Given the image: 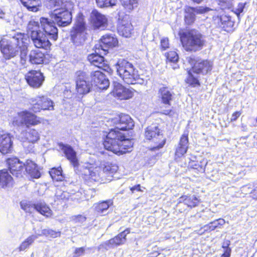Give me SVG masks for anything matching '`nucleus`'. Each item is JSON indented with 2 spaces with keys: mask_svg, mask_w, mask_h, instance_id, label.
I'll list each match as a JSON object with an SVG mask.
<instances>
[{
  "mask_svg": "<svg viewBox=\"0 0 257 257\" xmlns=\"http://www.w3.org/2000/svg\"><path fill=\"white\" fill-rule=\"evenodd\" d=\"M13 179L6 169L0 170V188L6 189L13 186Z\"/></svg>",
  "mask_w": 257,
  "mask_h": 257,
  "instance_id": "obj_27",
  "label": "nucleus"
},
{
  "mask_svg": "<svg viewBox=\"0 0 257 257\" xmlns=\"http://www.w3.org/2000/svg\"><path fill=\"white\" fill-rule=\"evenodd\" d=\"M91 81L100 89H106L109 82L105 75L100 71H95L91 73Z\"/></svg>",
  "mask_w": 257,
  "mask_h": 257,
  "instance_id": "obj_20",
  "label": "nucleus"
},
{
  "mask_svg": "<svg viewBox=\"0 0 257 257\" xmlns=\"http://www.w3.org/2000/svg\"><path fill=\"white\" fill-rule=\"evenodd\" d=\"M37 236L34 235H30L24 241L21 243L18 248L19 250L20 251H24L29 248L30 245L33 243V242L35 239H37Z\"/></svg>",
  "mask_w": 257,
  "mask_h": 257,
  "instance_id": "obj_40",
  "label": "nucleus"
},
{
  "mask_svg": "<svg viewBox=\"0 0 257 257\" xmlns=\"http://www.w3.org/2000/svg\"><path fill=\"white\" fill-rule=\"evenodd\" d=\"M174 93L170 88L163 87L159 90V97L161 102L165 104L170 105L173 98Z\"/></svg>",
  "mask_w": 257,
  "mask_h": 257,
  "instance_id": "obj_30",
  "label": "nucleus"
},
{
  "mask_svg": "<svg viewBox=\"0 0 257 257\" xmlns=\"http://www.w3.org/2000/svg\"><path fill=\"white\" fill-rule=\"evenodd\" d=\"M9 169L12 174L17 177H22L25 173V163L17 158H11L7 160Z\"/></svg>",
  "mask_w": 257,
  "mask_h": 257,
  "instance_id": "obj_14",
  "label": "nucleus"
},
{
  "mask_svg": "<svg viewBox=\"0 0 257 257\" xmlns=\"http://www.w3.org/2000/svg\"><path fill=\"white\" fill-rule=\"evenodd\" d=\"M135 92L133 89L126 88L119 83H115L113 91V95L120 100L132 98Z\"/></svg>",
  "mask_w": 257,
  "mask_h": 257,
  "instance_id": "obj_19",
  "label": "nucleus"
},
{
  "mask_svg": "<svg viewBox=\"0 0 257 257\" xmlns=\"http://www.w3.org/2000/svg\"><path fill=\"white\" fill-rule=\"evenodd\" d=\"M47 7L50 9L66 8L67 5H71L70 3H64L62 0H49L47 3Z\"/></svg>",
  "mask_w": 257,
  "mask_h": 257,
  "instance_id": "obj_36",
  "label": "nucleus"
},
{
  "mask_svg": "<svg viewBox=\"0 0 257 257\" xmlns=\"http://www.w3.org/2000/svg\"><path fill=\"white\" fill-rule=\"evenodd\" d=\"M116 126L114 129L117 133H120V130L126 131L131 130L134 126V122L132 118L127 114H121L114 119Z\"/></svg>",
  "mask_w": 257,
  "mask_h": 257,
  "instance_id": "obj_15",
  "label": "nucleus"
},
{
  "mask_svg": "<svg viewBox=\"0 0 257 257\" xmlns=\"http://www.w3.org/2000/svg\"><path fill=\"white\" fill-rule=\"evenodd\" d=\"M126 241V238L125 237V235L123 234V233H119L114 237L101 244L99 248H104L107 250L110 248H113L124 244Z\"/></svg>",
  "mask_w": 257,
  "mask_h": 257,
  "instance_id": "obj_21",
  "label": "nucleus"
},
{
  "mask_svg": "<svg viewBox=\"0 0 257 257\" xmlns=\"http://www.w3.org/2000/svg\"><path fill=\"white\" fill-rule=\"evenodd\" d=\"M131 190L132 191V192H134V191L136 190L138 191H142L141 189V186L140 184L136 185L131 188Z\"/></svg>",
  "mask_w": 257,
  "mask_h": 257,
  "instance_id": "obj_60",
  "label": "nucleus"
},
{
  "mask_svg": "<svg viewBox=\"0 0 257 257\" xmlns=\"http://www.w3.org/2000/svg\"><path fill=\"white\" fill-rule=\"evenodd\" d=\"M216 220L217 222V223L218 225H222L225 223V220L223 219H219Z\"/></svg>",
  "mask_w": 257,
  "mask_h": 257,
  "instance_id": "obj_62",
  "label": "nucleus"
},
{
  "mask_svg": "<svg viewBox=\"0 0 257 257\" xmlns=\"http://www.w3.org/2000/svg\"><path fill=\"white\" fill-rule=\"evenodd\" d=\"M25 172H26L32 178H39L41 173L37 164L30 160H27L25 163Z\"/></svg>",
  "mask_w": 257,
  "mask_h": 257,
  "instance_id": "obj_26",
  "label": "nucleus"
},
{
  "mask_svg": "<svg viewBox=\"0 0 257 257\" xmlns=\"http://www.w3.org/2000/svg\"><path fill=\"white\" fill-rule=\"evenodd\" d=\"M241 112L240 111H236V112H234L231 115V117L230 118V121H235L239 117V116L241 115Z\"/></svg>",
  "mask_w": 257,
  "mask_h": 257,
  "instance_id": "obj_58",
  "label": "nucleus"
},
{
  "mask_svg": "<svg viewBox=\"0 0 257 257\" xmlns=\"http://www.w3.org/2000/svg\"><path fill=\"white\" fill-rule=\"evenodd\" d=\"M252 197L254 199H257V188L253 190V192L252 193Z\"/></svg>",
  "mask_w": 257,
  "mask_h": 257,
  "instance_id": "obj_63",
  "label": "nucleus"
},
{
  "mask_svg": "<svg viewBox=\"0 0 257 257\" xmlns=\"http://www.w3.org/2000/svg\"><path fill=\"white\" fill-rule=\"evenodd\" d=\"M246 5V3H239L235 9L234 12L238 17L240 14L243 11V9Z\"/></svg>",
  "mask_w": 257,
  "mask_h": 257,
  "instance_id": "obj_52",
  "label": "nucleus"
},
{
  "mask_svg": "<svg viewBox=\"0 0 257 257\" xmlns=\"http://www.w3.org/2000/svg\"><path fill=\"white\" fill-rule=\"evenodd\" d=\"M86 218L82 215H73L71 217V220L74 223H82L85 221Z\"/></svg>",
  "mask_w": 257,
  "mask_h": 257,
  "instance_id": "obj_50",
  "label": "nucleus"
},
{
  "mask_svg": "<svg viewBox=\"0 0 257 257\" xmlns=\"http://www.w3.org/2000/svg\"><path fill=\"white\" fill-rule=\"evenodd\" d=\"M35 210L42 215L48 217L52 214L50 207L44 202H39L35 204Z\"/></svg>",
  "mask_w": 257,
  "mask_h": 257,
  "instance_id": "obj_32",
  "label": "nucleus"
},
{
  "mask_svg": "<svg viewBox=\"0 0 257 257\" xmlns=\"http://www.w3.org/2000/svg\"><path fill=\"white\" fill-rule=\"evenodd\" d=\"M19 35H25L21 33H17L12 37L10 41L5 44L4 42H0V48L1 52L3 54L4 57L7 59L9 60L17 55L19 52V42L20 41L17 40L15 42H12L13 39H16Z\"/></svg>",
  "mask_w": 257,
  "mask_h": 257,
  "instance_id": "obj_7",
  "label": "nucleus"
},
{
  "mask_svg": "<svg viewBox=\"0 0 257 257\" xmlns=\"http://www.w3.org/2000/svg\"><path fill=\"white\" fill-rule=\"evenodd\" d=\"M85 249L84 247L76 248L73 257H79L84 254Z\"/></svg>",
  "mask_w": 257,
  "mask_h": 257,
  "instance_id": "obj_56",
  "label": "nucleus"
},
{
  "mask_svg": "<svg viewBox=\"0 0 257 257\" xmlns=\"http://www.w3.org/2000/svg\"><path fill=\"white\" fill-rule=\"evenodd\" d=\"M23 138L27 141L23 144V146L27 153H30L33 150L34 144L40 139V134L35 129H28L21 133Z\"/></svg>",
  "mask_w": 257,
  "mask_h": 257,
  "instance_id": "obj_13",
  "label": "nucleus"
},
{
  "mask_svg": "<svg viewBox=\"0 0 257 257\" xmlns=\"http://www.w3.org/2000/svg\"><path fill=\"white\" fill-rule=\"evenodd\" d=\"M27 31L28 34L30 35L34 32L40 31L39 23L34 21H30L27 26Z\"/></svg>",
  "mask_w": 257,
  "mask_h": 257,
  "instance_id": "obj_45",
  "label": "nucleus"
},
{
  "mask_svg": "<svg viewBox=\"0 0 257 257\" xmlns=\"http://www.w3.org/2000/svg\"><path fill=\"white\" fill-rule=\"evenodd\" d=\"M116 68L117 74L126 84L141 83L143 81L133 64L124 59L118 61Z\"/></svg>",
  "mask_w": 257,
  "mask_h": 257,
  "instance_id": "obj_3",
  "label": "nucleus"
},
{
  "mask_svg": "<svg viewBox=\"0 0 257 257\" xmlns=\"http://www.w3.org/2000/svg\"><path fill=\"white\" fill-rule=\"evenodd\" d=\"M40 23L45 34L41 31L33 32L30 35L33 43L36 39H42V37L45 35H47L49 39L56 41L58 38V29L53 23L49 22L48 19L41 18Z\"/></svg>",
  "mask_w": 257,
  "mask_h": 257,
  "instance_id": "obj_5",
  "label": "nucleus"
},
{
  "mask_svg": "<svg viewBox=\"0 0 257 257\" xmlns=\"http://www.w3.org/2000/svg\"><path fill=\"white\" fill-rule=\"evenodd\" d=\"M95 49V48L94 47ZM104 54L96 53H92L88 56L87 59L90 63L99 68L104 69L105 63L103 57L102 56Z\"/></svg>",
  "mask_w": 257,
  "mask_h": 257,
  "instance_id": "obj_28",
  "label": "nucleus"
},
{
  "mask_svg": "<svg viewBox=\"0 0 257 257\" xmlns=\"http://www.w3.org/2000/svg\"><path fill=\"white\" fill-rule=\"evenodd\" d=\"M86 29H73L71 32V40L76 45H82L86 39Z\"/></svg>",
  "mask_w": 257,
  "mask_h": 257,
  "instance_id": "obj_23",
  "label": "nucleus"
},
{
  "mask_svg": "<svg viewBox=\"0 0 257 257\" xmlns=\"http://www.w3.org/2000/svg\"><path fill=\"white\" fill-rule=\"evenodd\" d=\"M117 31L120 35L124 37H130L133 31V25L130 22L122 20L117 27Z\"/></svg>",
  "mask_w": 257,
  "mask_h": 257,
  "instance_id": "obj_29",
  "label": "nucleus"
},
{
  "mask_svg": "<svg viewBox=\"0 0 257 257\" xmlns=\"http://www.w3.org/2000/svg\"><path fill=\"white\" fill-rule=\"evenodd\" d=\"M62 150L66 157L70 161L74 168L79 165L78 160L76 156V152L69 145H63Z\"/></svg>",
  "mask_w": 257,
  "mask_h": 257,
  "instance_id": "obj_25",
  "label": "nucleus"
},
{
  "mask_svg": "<svg viewBox=\"0 0 257 257\" xmlns=\"http://www.w3.org/2000/svg\"><path fill=\"white\" fill-rule=\"evenodd\" d=\"M87 79L85 72L78 71L76 72V89L79 94H86L90 91L92 84Z\"/></svg>",
  "mask_w": 257,
  "mask_h": 257,
  "instance_id": "obj_10",
  "label": "nucleus"
},
{
  "mask_svg": "<svg viewBox=\"0 0 257 257\" xmlns=\"http://www.w3.org/2000/svg\"><path fill=\"white\" fill-rule=\"evenodd\" d=\"M218 4L222 10L229 9L233 6V0H219Z\"/></svg>",
  "mask_w": 257,
  "mask_h": 257,
  "instance_id": "obj_48",
  "label": "nucleus"
},
{
  "mask_svg": "<svg viewBox=\"0 0 257 257\" xmlns=\"http://www.w3.org/2000/svg\"><path fill=\"white\" fill-rule=\"evenodd\" d=\"M96 4L99 8H107L115 5L114 1L112 0H95Z\"/></svg>",
  "mask_w": 257,
  "mask_h": 257,
  "instance_id": "obj_46",
  "label": "nucleus"
},
{
  "mask_svg": "<svg viewBox=\"0 0 257 257\" xmlns=\"http://www.w3.org/2000/svg\"><path fill=\"white\" fill-rule=\"evenodd\" d=\"M99 168H90L85 169L84 174L88 176V178L94 181H98L100 179L99 173Z\"/></svg>",
  "mask_w": 257,
  "mask_h": 257,
  "instance_id": "obj_37",
  "label": "nucleus"
},
{
  "mask_svg": "<svg viewBox=\"0 0 257 257\" xmlns=\"http://www.w3.org/2000/svg\"><path fill=\"white\" fill-rule=\"evenodd\" d=\"M22 4L30 11L36 12L41 6L40 0H21Z\"/></svg>",
  "mask_w": 257,
  "mask_h": 257,
  "instance_id": "obj_33",
  "label": "nucleus"
},
{
  "mask_svg": "<svg viewBox=\"0 0 257 257\" xmlns=\"http://www.w3.org/2000/svg\"><path fill=\"white\" fill-rule=\"evenodd\" d=\"M14 122L19 126L25 125L29 127L30 125L40 123V121L34 114L28 111H23L18 113V117L15 119Z\"/></svg>",
  "mask_w": 257,
  "mask_h": 257,
  "instance_id": "obj_11",
  "label": "nucleus"
},
{
  "mask_svg": "<svg viewBox=\"0 0 257 257\" xmlns=\"http://www.w3.org/2000/svg\"><path fill=\"white\" fill-rule=\"evenodd\" d=\"M90 21L95 29H104L107 25V17L96 10H93L90 16Z\"/></svg>",
  "mask_w": 257,
  "mask_h": 257,
  "instance_id": "obj_17",
  "label": "nucleus"
},
{
  "mask_svg": "<svg viewBox=\"0 0 257 257\" xmlns=\"http://www.w3.org/2000/svg\"><path fill=\"white\" fill-rule=\"evenodd\" d=\"M122 6L127 12H131L138 7V0H119Z\"/></svg>",
  "mask_w": 257,
  "mask_h": 257,
  "instance_id": "obj_39",
  "label": "nucleus"
},
{
  "mask_svg": "<svg viewBox=\"0 0 257 257\" xmlns=\"http://www.w3.org/2000/svg\"><path fill=\"white\" fill-rule=\"evenodd\" d=\"M16 39H13L12 42H15L16 41L19 40V51L20 52V63L24 67H26L28 60V50L27 45L28 37L26 35H19Z\"/></svg>",
  "mask_w": 257,
  "mask_h": 257,
  "instance_id": "obj_16",
  "label": "nucleus"
},
{
  "mask_svg": "<svg viewBox=\"0 0 257 257\" xmlns=\"http://www.w3.org/2000/svg\"><path fill=\"white\" fill-rule=\"evenodd\" d=\"M25 79L29 85L34 88L40 87L44 77L41 72L37 71H31L25 75Z\"/></svg>",
  "mask_w": 257,
  "mask_h": 257,
  "instance_id": "obj_18",
  "label": "nucleus"
},
{
  "mask_svg": "<svg viewBox=\"0 0 257 257\" xmlns=\"http://www.w3.org/2000/svg\"><path fill=\"white\" fill-rule=\"evenodd\" d=\"M49 37L47 35L44 36L42 39H36L33 43L35 46L38 48H42L45 50H48L50 48L51 45V43L49 40Z\"/></svg>",
  "mask_w": 257,
  "mask_h": 257,
  "instance_id": "obj_35",
  "label": "nucleus"
},
{
  "mask_svg": "<svg viewBox=\"0 0 257 257\" xmlns=\"http://www.w3.org/2000/svg\"><path fill=\"white\" fill-rule=\"evenodd\" d=\"M32 106L31 110L34 112H39L41 110H53V102L49 98L44 96H37L32 98Z\"/></svg>",
  "mask_w": 257,
  "mask_h": 257,
  "instance_id": "obj_12",
  "label": "nucleus"
},
{
  "mask_svg": "<svg viewBox=\"0 0 257 257\" xmlns=\"http://www.w3.org/2000/svg\"><path fill=\"white\" fill-rule=\"evenodd\" d=\"M169 46V40L168 38H163L161 40V48L162 50H165Z\"/></svg>",
  "mask_w": 257,
  "mask_h": 257,
  "instance_id": "obj_55",
  "label": "nucleus"
},
{
  "mask_svg": "<svg viewBox=\"0 0 257 257\" xmlns=\"http://www.w3.org/2000/svg\"><path fill=\"white\" fill-rule=\"evenodd\" d=\"M29 57V61L32 64H42L45 60V54L38 50H32Z\"/></svg>",
  "mask_w": 257,
  "mask_h": 257,
  "instance_id": "obj_31",
  "label": "nucleus"
},
{
  "mask_svg": "<svg viewBox=\"0 0 257 257\" xmlns=\"http://www.w3.org/2000/svg\"><path fill=\"white\" fill-rule=\"evenodd\" d=\"M186 61L192 66V68L188 71V82L192 85L199 84L197 77L194 74L206 75L210 72L212 68V62L207 60H202L190 56L186 58Z\"/></svg>",
  "mask_w": 257,
  "mask_h": 257,
  "instance_id": "obj_2",
  "label": "nucleus"
},
{
  "mask_svg": "<svg viewBox=\"0 0 257 257\" xmlns=\"http://www.w3.org/2000/svg\"><path fill=\"white\" fill-rule=\"evenodd\" d=\"M217 222L216 221V220H215L213 222H210L208 225L204 226V228H206V229H205V230H207L208 229L211 230H214L218 226Z\"/></svg>",
  "mask_w": 257,
  "mask_h": 257,
  "instance_id": "obj_57",
  "label": "nucleus"
},
{
  "mask_svg": "<svg viewBox=\"0 0 257 257\" xmlns=\"http://www.w3.org/2000/svg\"><path fill=\"white\" fill-rule=\"evenodd\" d=\"M121 233H123V234L125 235V237H126V235L130 233V229L126 228L124 231H122Z\"/></svg>",
  "mask_w": 257,
  "mask_h": 257,
  "instance_id": "obj_64",
  "label": "nucleus"
},
{
  "mask_svg": "<svg viewBox=\"0 0 257 257\" xmlns=\"http://www.w3.org/2000/svg\"><path fill=\"white\" fill-rule=\"evenodd\" d=\"M229 244H230V241L229 240H226L223 242V243L222 244V248L224 249V250H225L227 248H229L228 247Z\"/></svg>",
  "mask_w": 257,
  "mask_h": 257,
  "instance_id": "obj_61",
  "label": "nucleus"
},
{
  "mask_svg": "<svg viewBox=\"0 0 257 257\" xmlns=\"http://www.w3.org/2000/svg\"><path fill=\"white\" fill-rule=\"evenodd\" d=\"M73 29H86L85 23L84 22V16L81 13H79L76 17L75 26Z\"/></svg>",
  "mask_w": 257,
  "mask_h": 257,
  "instance_id": "obj_43",
  "label": "nucleus"
},
{
  "mask_svg": "<svg viewBox=\"0 0 257 257\" xmlns=\"http://www.w3.org/2000/svg\"><path fill=\"white\" fill-rule=\"evenodd\" d=\"M183 48L187 51H196L200 49L204 43L202 35L195 30H188L180 34Z\"/></svg>",
  "mask_w": 257,
  "mask_h": 257,
  "instance_id": "obj_4",
  "label": "nucleus"
},
{
  "mask_svg": "<svg viewBox=\"0 0 257 257\" xmlns=\"http://www.w3.org/2000/svg\"><path fill=\"white\" fill-rule=\"evenodd\" d=\"M42 234L47 236L55 238L60 236L61 232L60 231H56L50 229H44L42 230Z\"/></svg>",
  "mask_w": 257,
  "mask_h": 257,
  "instance_id": "obj_47",
  "label": "nucleus"
},
{
  "mask_svg": "<svg viewBox=\"0 0 257 257\" xmlns=\"http://www.w3.org/2000/svg\"><path fill=\"white\" fill-rule=\"evenodd\" d=\"M185 21L188 24H191L195 20V14L193 12L192 7H188L185 9Z\"/></svg>",
  "mask_w": 257,
  "mask_h": 257,
  "instance_id": "obj_41",
  "label": "nucleus"
},
{
  "mask_svg": "<svg viewBox=\"0 0 257 257\" xmlns=\"http://www.w3.org/2000/svg\"><path fill=\"white\" fill-rule=\"evenodd\" d=\"M62 171L61 167L52 168L49 172L50 175L53 180L57 181H62L64 177L62 175Z\"/></svg>",
  "mask_w": 257,
  "mask_h": 257,
  "instance_id": "obj_42",
  "label": "nucleus"
},
{
  "mask_svg": "<svg viewBox=\"0 0 257 257\" xmlns=\"http://www.w3.org/2000/svg\"><path fill=\"white\" fill-rule=\"evenodd\" d=\"M12 149V136L10 134L0 135V152L6 154L11 153Z\"/></svg>",
  "mask_w": 257,
  "mask_h": 257,
  "instance_id": "obj_22",
  "label": "nucleus"
},
{
  "mask_svg": "<svg viewBox=\"0 0 257 257\" xmlns=\"http://www.w3.org/2000/svg\"><path fill=\"white\" fill-rule=\"evenodd\" d=\"M188 148V135L183 134L180 138L179 143L178 147L176 148L175 152V158L176 160L178 158H180L184 156L186 153Z\"/></svg>",
  "mask_w": 257,
  "mask_h": 257,
  "instance_id": "obj_24",
  "label": "nucleus"
},
{
  "mask_svg": "<svg viewBox=\"0 0 257 257\" xmlns=\"http://www.w3.org/2000/svg\"><path fill=\"white\" fill-rule=\"evenodd\" d=\"M193 12L195 14H201L207 12L210 10V9L207 7H199L197 8H193Z\"/></svg>",
  "mask_w": 257,
  "mask_h": 257,
  "instance_id": "obj_51",
  "label": "nucleus"
},
{
  "mask_svg": "<svg viewBox=\"0 0 257 257\" xmlns=\"http://www.w3.org/2000/svg\"><path fill=\"white\" fill-rule=\"evenodd\" d=\"M117 167L114 165H106L103 168L104 172H109L110 173H113L116 171Z\"/></svg>",
  "mask_w": 257,
  "mask_h": 257,
  "instance_id": "obj_53",
  "label": "nucleus"
},
{
  "mask_svg": "<svg viewBox=\"0 0 257 257\" xmlns=\"http://www.w3.org/2000/svg\"><path fill=\"white\" fill-rule=\"evenodd\" d=\"M183 202L184 203L190 207H194L199 203V200L194 195L184 196L180 198V202Z\"/></svg>",
  "mask_w": 257,
  "mask_h": 257,
  "instance_id": "obj_34",
  "label": "nucleus"
},
{
  "mask_svg": "<svg viewBox=\"0 0 257 257\" xmlns=\"http://www.w3.org/2000/svg\"><path fill=\"white\" fill-rule=\"evenodd\" d=\"M66 8L56 9L51 12L50 16L53 23L60 27H66L72 22V16L71 12Z\"/></svg>",
  "mask_w": 257,
  "mask_h": 257,
  "instance_id": "obj_8",
  "label": "nucleus"
},
{
  "mask_svg": "<svg viewBox=\"0 0 257 257\" xmlns=\"http://www.w3.org/2000/svg\"><path fill=\"white\" fill-rule=\"evenodd\" d=\"M118 40L114 35L106 34L102 37L100 41L95 45V52L100 54H106L110 48L116 46Z\"/></svg>",
  "mask_w": 257,
  "mask_h": 257,
  "instance_id": "obj_9",
  "label": "nucleus"
},
{
  "mask_svg": "<svg viewBox=\"0 0 257 257\" xmlns=\"http://www.w3.org/2000/svg\"><path fill=\"white\" fill-rule=\"evenodd\" d=\"M231 253L230 248H227L224 250V253L222 254L221 257H230Z\"/></svg>",
  "mask_w": 257,
  "mask_h": 257,
  "instance_id": "obj_59",
  "label": "nucleus"
},
{
  "mask_svg": "<svg viewBox=\"0 0 257 257\" xmlns=\"http://www.w3.org/2000/svg\"><path fill=\"white\" fill-rule=\"evenodd\" d=\"M167 59L170 62L176 63L178 61L179 57L175 51H170L167 53Z\"/></svg>",
  "mask_w": 257,
  "mask_h": 257,
  "instance_id": "obj_49",
  "label": "nucleus"
},
{
  "mask_svg": "<svg viewBox=\"0 0 257 257\" xmlns=\"http://www.w3.org/2000/svg\"><path fill=\"white\" fill-rule=\"evenodd\" d=\"M103 145L106 150L120 155L132 150L133 143L128 139H124L121 133H117L115 130H111L107 135Z\"/></svg>",
  "mask_w": 257,
  "mask_h": 257,
  "instance_id": "obj_1",
  "label": "nucleus"
},
{
  "mask_svg": "<svg viewBox=\"0 0 257 257\" xmlns=\"http://www.w3.org/2000/svg\"><path fill=\"white\" fill-rule=\"evenodd\" d=\"M20 205L21 208L26 212L32 213L35 210V204H32L30 202L22 201Z\"/></svg>",
  "mask_w": 257,
  "mask_h": 257,
  "instance_id": "obj_44",
  "label": "nucleus"
},
{
  "mask_svg": "<svg viewBox=\"0 0 257 257\" xmlns=\"http://www.w3.org/2000/svg\"><path fill=\"white\" fill-rule=\"evenodd\" d=\"M113 202L111 200H108L95 204V209L98 213H103L108 209L109 206L112 205Z\"/></svg>",
  "mask_w": 257,
  "mask_h": 257,
  "instance_id": "obj_38",
  "label": "nucleus"
},
{
  "mask_svg": "<svg viewBox=\"0 0 257 257\" xmlns=\"http://www.w3.org/2000/svg\"><path fill=\"white\" fill-rule=\"evenodd\" d=\"M145 137L153 144L154 146L152 148L153 150L163 148L166 143V138L163 135L162 131L156 125H151L146 128Z\"/></svg>",
  "mask_w": 257,
  "mask_h": 257,
  "instance_id": "obj_6",
  "label": "nucleus"
},
{
  "mask_svg": "<svg viewBox=\"0 0 257 257\" xmlns=\"http://www.w3.org/2000/svg\"><path fill=\"white\" fill-rule=\"evenodd\" d=\"M56 196L58 199L64 200L69 198V193L67 192L57 191L56 193Z\"/></svg>",
  "mask_w": 257,
  "mask_h": 257,
  "instance_id": "obj_54",
  "label": "nucleus"
}]
</instances>
